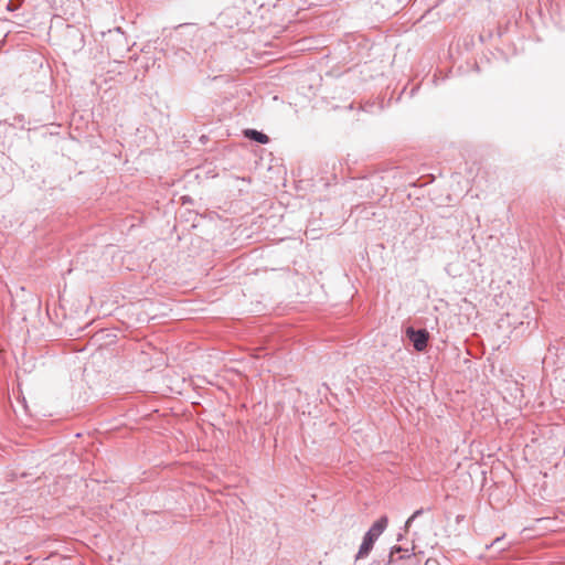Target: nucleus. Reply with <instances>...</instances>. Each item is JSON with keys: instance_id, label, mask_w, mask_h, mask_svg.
Instances as JSON below:
<instances>
[{"instance_id": "obj_5", "label": "nucleus", "mask_w": 565, "mask_h": 565, "mask_svg": "<svg viewBox=\"0 0 565 565\" xmlns=\"http://www.w3.org/2000/svg\"><path fill=\"white\" fill-rule=\"evenodd\" d=\"M374 543H375V540L373 537H371L367 533H365L362 544L356 554V559L367 556L370 554V552L372 551Z\"/></svg>"}, {"instance_id": "obj_8", "label": "nucleus", "mask_w": 565, "mask_h": 565, "mask_svg": "<svg viewBox=\"0 0 565 565\" xmlns=\"http://www.w3.org/2000/svg\"><path fill=\"white\" fill-rule=\"evenodd\" d=\"M423 512H424V510H423V509H418V510H416V511H415V512H414V513H413V514L407 519V521H406V523H405V529L407 530V529H408V526L411 525V523H412L416 518H418L419 515H422V514H423Z\"/></svg>"}, {"instance_id": "obj_3", "label": "nucleus", "mask_w": 565, "mask_h": 565, "mask_svg": "<svg viewBox=\"0 0 565 565\" xmlns=\"http://www.w3.org/2000/svg\"><path fill=\"white\" fill-rule=\"evenodd\" d=\"M406 335L416 351L422 352L426 349L429 340V333L426 329L416 330L409 327L406 330Z\"/></svg>"}, {"instance_id": "obj_10", "label": "nucleus", "mask_w": 565, "mask_h": 565, "mask_svg": "<svg viewBox=\"0 0 565 565\" xmlns=\"http://www.w3.org/2000/svg\"><path fill=\"white\" fill-rule=\"evenodd\" d=\"M425 565H438V563L435 559H427Z\"/></svg>"}, {"instance_id": "obj_4", "label": "nucleus", "mask_w": 565, "mask_h": 565, "mask_svg": "<svg viewBox=\"0 0 565 565\" xmlns=\"http://www.w3.org/2000/svg\"><path fill=\"white\" fill-rule=\"evenodd\" d=\"M387 523H388L387 518L381 516L377 521H375L373 523V525L369 529V531L366 533L376 541L379 539V536L386 529Z\"/></svg>"}, {"instance_id": "obj_9", "label": "nucleus", "mask_w": 565, "mask_h": 565, "mask_svg": "<svg viewBox=\"0 0 565 565\" xmlns=\"http://www.w3.org/2000/svg\"><path fill=\"white\" fill-rule=\"evenodd\" d=\"M21 6V1L20 0H9L8 4H7V9L9 11H15L20 8Z\"/></svg>"}, {"instance_id": "obj_7", "label": "nucleus", "mask_w": 565, "mask_h": 565, "mask_svg": "<svg viewBox=\"0 0 565 565\" xmlns=\"http://www.w3.org/2000/svg\"><path fill=\"white\" fill-rule=\"evenodd\" d=\"M395 555H398V559L403 558H409L412 556V553L408 548H404L402 546H394L392 547L390 554H388V564H393L395 562Z\"/></svg>"}, {"instance_id": "obj_2", "label": "nucleus", "mask_w": 565, "mask_h": 565, "mask_svg": "<svg viewBox=\"0 0 565 565\" xmlns=\"http://www.w3.org/2000/svg\"><path fill=\"white\" fill-rule=\"evenodd\" d=\"M107 34H108L107 43H108L109 54L122 56L120 53L124 50H128V47H127L128 44H127V40L124 35V32L121 31V28L118 26L114 30H109Z\"/></svg>"}, {"instance_id": "obj_1", "label": "nucleus", "mask_w": 565, "mask_h": 565, "mask_svg": "<svg viewBox=\"0 0 565 565\" xmlns=\"http://www.w3.org/2000/svg\"><path fill=\"white\" fill-rule=\"evenodd\" d=\"M196 33V29L191 24H182L177 28L175 33L170 38V46L175 60L183 63L189 62L191 53L186 46L193 49L192 42Z\"/></svg>"}, {"instance_id": "obj_6", "label": "nucleus", "mask_w": 565, "mask_h": 565, "mask_svg": "<svg viewBox=\"0 0 565 565\" xmlns=\"http://www.w3.org/2000/svg\"><path fill=\"white\" fill-rule=\"evenodd\" d=\"M244 136L247 139L259 142L262 145H266L269 142V137L266 134L258 131L256 129L244 130Z\"/></svg>"}]
</instances>
